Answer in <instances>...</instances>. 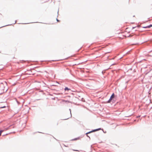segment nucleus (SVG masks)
<instances>
[{"instance_id": "f257e3e1", "label": "nucleus", "mask_w": 152, "mask_h": 152, "mask_svg": "<svg viewBox=\"0 0 152 152\" xmlns=\"http://www.w3.org/2000/svg\"><path fill=\"white\" fill-rule=\"evenodd\" d=\"M7 83L5 81L4 83H0V90L3 91V92H6L7 89L6 88L5 89V86H7Z\"/></svg>"}, {"instance_id": "f03ea898", "label": "nucleus", "mask_w": 152, "mask_h": 152, "mask_svg": "<svg viewBox=\"0 0 152 152\" xmlns=\"http://www.w3.org/2000/svg\"><path fill=\"white\" fill-rule=\"evenodd\" d=\"M64 89L65 91H67L69 93H71V92L73 91H72L71 90L70 88H68L67 87H65Z\"/></svg>"}, {"instance_id": "7ed1b4c3", "label": "nucleus", "mask_w": 152, "mask_h": 152, "mask_svg": "<svg viewBox=\"0 0 152 152\" xmlns=\"http://www.w3.org/2000/svg\"><path fill=\"white\" fill-rule=\"evenodd\" d=\"M114 98L113 97H112V96H110V99H109L106 102H105L104 103H111V100L113 99Z\"/></svg>"}, {"instance_id": "20e7f679", "label": "nucleus", "mask_w": 152, "mask_h": 152, "mask_svg": "<svg viewBox=\"0 0 152 152\" xmlns=\"http://www.w3.org/2000/svg\"><path fill=\"white\" fill-rule=\"evenodd\" d=\"M152 27V24H151L149 25H148L147 26H143L142 27V28H150L151 27Z\"/></svg>"}, {"instance_id": "39448f33", "label": "nucleus", "mask_w": 152, "mask_h": 152, "mask_svg": "<svg viewBox=\"0 0 152 152\" xmlns=\"http://www.w3.org/2000/svg\"><path fill=\"white\" fill-rule=\"evenodd\" d=\"M101 129H102L101 128H99L96 129H93V131L94 132L96 131H99V130H101ZM102 130H103V129H102Z\"/></svg>"}, {"instance_id": "423d86ee", "label": "nucleus", "mask_w": 152, "mask_h": 152, "mask_svg": "<svg viewBox=\"0 0 152 152\" xmlns=\"http://www.w3.org/2000/svg\"><path fill=\"white\" fill-rule=\"evenodd\" d=\"M50 87H51V88H52V89L54 90H56L54 88V87H53V86H57L55 85H51Z\"/></svg>"}, {"instance_id": "0eeeda50", "label": "nucleus", "mask_w": 152, "mask_h": 152, "mask_svg": "<svg viewBox=\"0 0 152 152\" xmlns=\"http://www.w3.org/2000/svg\"><path fill=\"white\" fill-rule=\"evenodd\" d=\"M13 126V124L11 125H10V126H8L7 127L5 128L4 130H8L10 129V127L11 126Z\"/></svg>"}, {"instance_id": "6e6552de", "label": "nucleus", "mask_w": 152, "mask_h": 152, "mask_svg": "<svg viewBox=\"0 0 152 152\" xmlns=\"http://www.w3.org/2000/svg\"><path fill=\"white\" fill-rule=\"evenodd\" d=\"M94 132L93 131V130L89 131V132H88L87 133H86V134H85L86 135H87V134H90L92 132Z\"/></svg>"}, {"instance_id": "1a4fd4ad", "label": "nucleus", "mask_w": 152, "mask_h": 152, "mask_svg": "<svg viewBox=\"0 0 152 152\" xmlns=\"http://www.w3.org/2000/svg\"><path fill=\"white\" fill-rule=\"evenodd\" d=\"M115 101L116 99H115V98H114L111 100V102H112V103H114L115 102Z\"/></svg>"}, {"instance_id": "9d476101", "label": "nucleus", "mask_w": 152, "mask_h": 152, "mask_svg": "<svg viewBox=\"0 0 152 152\" xmlns=\"http://www.w3.org/2000/svg\"><path fill=\"white\" fill-rule=\"evenodd\" d=\"M62 101L63 102H68V103H71V102H70L69 101H68V100H62Z\"/></svg>"}, {"instance_id": "9b49d317", "label": "nucleus", "mask_w": 152, "mask_h": 152, "mask_svg": "<svg viewBox=\"0 0 152 152\" xmlns=\"http://www.w3.org/2000/svg\"><path fill=\"white\" fill-rule=\"evenodd\" d=\"M79 138H80V137H78L73 139L71 140V141L76 140H77L79 139Z\"/></svg>"}, {"instance_id": "f8f14e48", "label": "nucleus", "mask_w": 152, "mask_h": 152, "mask_svg": "<svg viewBox=\"0 0 152 152\" xmlns=\"http://www.w3.org/2000/svg\"><path fill=\"white\" fill-rule=\"evenodd\" d=\"M148 7L150 9H152V4L149 5L148 6Z\"/></svg>"}, {"instance_id": "ddd939ff", "label": "nucleus", "mask_w": 152, "mask_h": 152, "mask_svg": "<svg viewBox=\"0 0 152 152\" xmlns=\"http://www.w3.org/2000/svg\"><path fill=\"white\" fill-rule=\"evenodd\" d=\"M112 96V97H113L114 98H115V95L114 93H113L112 94V95H111V96Z\"/></svg>"}, {"instance_id": "4468645a", "label": "nucleus", "mask_w": 152, "mask_h": 152, "mask_svg": "<svg viewBox=\"0 0 152 152\" xmlns=\"http://www.w3.org/2000/svg\"><path fill=\"white\" fill-rule=\"evenodd\" d=\"M4 131V130H0V136H1V133Z\"/></svg>"}, {"instance_id": "2eb2a0df", "label": "nucleus", "mask_w": 152, "mask_h": 152, "mask_svg": "<svg viewBox=\"0 0 152 152\" xmlns=\"http://www.w3.org/2000/svg\"><path fill=\"white\" fill-rule=\"evenodd\" d=\"M136 27H139V26H137L133 27L132 29H134L135 28H136Z\"/></svg>"}, {"instance_id": "dca6fc26", "label": "nucleus", "mask_w": 152, "mask_h": 152, "mask_svg": "<svg viewBox=\"0 0 152 152\" xmlns=\"http://www.w3.org/2000/svg\"><path fill=\"white\" fill-rule=\"evenodd\" d=\"M81 101H83V102H85V99H84L83 98H82V99H81Z\"/></svg>"}, {"instance_id": "f3484780", "label": "nucleus", "mask_w": 152, "mask_h": 152, "mask_svg": "<svg viewBox=\"0 0 152 152\" xmlns=\"http://www.w3.org/2000/svg\"><path fill=\"white\" fill-rule=\"evenodd\" d=\"M6 106H2V107H0V108H5L6 107Z\"/></svg>"}, {"instance_id": "a211bd4d", "label": "nucleus", "mask_w": 152, "mask_h": 152, "mask_svg": "<svg viewBox=\"0 0 152 152\" xmlns=\"http://www.w3.org/2000/svg\"><path fill=\"white\" fill-rule=\"evenodd\" d=\"M86 136L87 137H88L89 138V140H90L91 139L90 137L88 135V134L86 135Z\"/></svg>"}, {"instance_id": "6ab92c4d", "label": "nucleus", "mask_w": 152, "mask_h": 152, "mask_svg": "<svg viewBox=\"0 0 152 152\" xmlns=\"http://www.w3.org/2000/svg\"><path fill=\"white\" fill-rule=\"evenodd\" d=\"M69 110L70 111V115H71V117H72V114H71V109H69Z\"/></svg>"}, {"instance_id": "aec40b11", "label": "nucleus", "mask_w": 152, "mask_h": 152, "mask_svg": "<svg viewBox=\"0 0 152 152\" xmlns=\"http://www.w3.org/2000/svg\"><path fill=\"white\" fill-rule=\"evenodd\" d=\"M12 24H9V25H5V26H2V27H4V26H8L11 25Z\"/></svg>"}, {"instance_id": "412c9836", "label": "nucleus", "mask_w": 152, "mask_h": 152, "mask_svg": "<svg viewBox=\"0 0 152 152\" xmlns=\"http://www.w3.org/2000/svg\"><path fill=\"white\" fill-rule=\"evenodd\" d=\"M56 20H57V22H59V21H60V20H58V19H57V18H56Z\"/></svg>"}, {"instance_id": "4be33fe9", "label": "nucleus", "mask_w": 152, "mask_h": 152, "mask_svg": "<svg viewBox=\"0 0 152 152\" xmlns=\"http://www.w3.org/2000/svg\"><path fill=\"white\" fill-rule=\"evenodd\" d=\"M132 70V68H130V69H128V71H129V70Z\"/></svg>"}, {"instance_id": "5701e85b", "label": "nucleus", "mask_w": 152, "mask_h": 152, "mask_svg": "<svg viewBox=\"0 0 152 152\" xmlns=\"http://www.w3.org/2000/svg\"><path fill=\"white\" fill-rule=\"evenodd\" d=\"M140 115H138V116H137L136 117V118H139L140 117Z\"/></svg>"}, {"instance_id": "b1692460", "label": "nucleus", "mask_w": 152, "mask_h": 152, "mask_svg": "<svg viewBox=\"0 0 152 152\" xmlns=\"http://www.w3.org/2000/svg\"><path fill=\"white\" fill-rule=\"evenodd\" d=\"M73 150L74 151H78V150Z\"/></svg>"}, {"instance_id": "393cba45", "label": "nucleus", "mask_w": 152, "mask_h": 152, "mask_svg": "<svg viewBox=\"0 0 152 152\" xmlns=\"http://www.w3.org/2000/svg\"><path fill=\"white\" fill-rule=\"evenodd\" d=\"M35 22H34V23ZM25 23L24 24H28L30 23Z\"/></svg>"}, {"instance_id": "a878e982", "label": "nucleus", "mask_w": 152, "mask_h": 152, "mask_svg": "<svg viewBox=\"0 0 152 152\" xmlns=\"http://www.w3.org/2000/svg\"><path fill=\"white\" fill-rule=\"evenodd\" d=\"M16 22H17V21L16 20H15V22L14 23H13V24H15L16 23Z\"/></svg>"}, {"instance_id": "bb28decb", "label": "nucleus", "mask_w": 152, "mask_h": 152, "mask_svg": "<svg viewBox=\"0 0 152 152\" xmlns=\"http://www.w3.org/2000/svg\"><path fill=\"white\" fill-rule=\"evenodd\" d=\"M57 13H58V15H57V17H58V11Z\"/></svg>"}, {"instance_id": "cd10ccee", "label": "nucleus", "mask_w": 152, "mask_h": 152, "mask_svg": "<svg viewBox=\"0 0 152 152\" xmlns=\"http://www.w3.org/2000/svg\"><path fill=\"white\" fill-rule=\"evenodd\" d=\"M39 91L41 92H43V91L42 90L40 91Z\"/></svg>"}, {"instance_id": "c85d7f7f", "label": "nucleus", "mask_w": 152, "mask_h": 152, "mask_svg": "<svg viewBox=\"0 0 152 152\" xmlns=\"http://www.w3.org/2000/svg\"><path fill=\"white\" fill-rule=\"evenodd\" d=\"M68 118H67L64 119L63 120H67V119H68Z\"/></svg>"}, {"instance_id": "c756f323", "label": "nucleus", "mask_w": 152, "mask_h": 152, "mask_svg": "<svg viewBox=\"0 0 152 152\" xmlns=\"http://www.w3.org/2000/svg\"><path fill=\"white\" fill-rule=\"evenodd\" d=\"M52 99H53V100H55V98H52Z\"/></svg>"}, {"instance_id": "7c9ffc66", "label": "nucleus", "mask_w": 152, "mask_h": 152, "mask_svg": "<svg viewBox=\"0 0 152 152\" xmlns=\"http://www.w3.org/2000/svg\"><path fill=\"white\" fill-rule=\"evenodd\" d=\"M8 134H5V135H7ZM4 135H3V136H4Z\"/></svg>"}, {"instance_id": "2f4dec72", "label": "nucleus", "mask_w": 152, "mask_h": 152, "mask_svg": "<svg viewBox=\"0 0 152 152\" xmlns=\"http://www.w3.org/2000/svg\"><path fill=\"white\" fill-rule=\"evenodd\" d=\"M115 64H112L111 65H114Z\"/></svg>"}, {"instance_id": "473e14b6", "label": "nucleus", "mask_w": 152, "mask_h": 152, "mask_svg": "<svg viewBox=\"0 0 152 152\" xmlns=\"http://www.w3.org/2000/svg\"><path fill=\"white\" fill-rule=\"evenodd\" d=\"M128 81H127V82H126V83H128Z\"/></svg>"}, {"instance_id": "72a5a7b5", "label": "nucleus", "mask_w": 152, "mask_h": 152, "mask_svg": "<svg viewBox=\"0 0 152 152\" xmlns=\"http://www.w3.org/2000/svg\"><path fill=\"white\" fill-rule=\"evenodd\" d=\"M103 71H102V74H103Z\"/></svg>"}, {"instance_id": "f704fd0d", "label": "nucleus", "mask_w": 152, "mask_h": 152, "mask_svg": "<svg viewBox=\"0 0 152 152\" xmlns=\"http://www.w3.org/2000/svg\"><path fill=\"white\" fill-rule=\"evenodd\" d=\"M68 96L69 97H70V96Z\"/></svg>"}, {"instance_id": "c9c22d12", "label": "nucleus", "mask_w": 152, "mask_h": 152, "mask_svg": "<svg viewBox=\"0 0 152 152\" xmlns=\"http://www.w3.org/2000/svg\"><path fill=\"white\" fill-rule=\"evenodd\" d=\"M130 36V35H129V36H128V37H129Z\"/></svg>"}, {"instance_id": "e433bc0d", "label": "nucleus", "mask_w": 152, "mask_h": 152, "mask_svg": "<svg viewBox=\"0 0 152 152\" xmlns=\"http://www.w3.org/2000/svg\"><path fill=\"white\" fill-rule=\"evenodd\" d=\"M22 61H24V60H22Z\"/></svg>"}, {"instance_id": "4c0bfd02", "label": "nucleus", "mask_w": 152, "mask_h": 152, "mask_svg": "<svg viewBox=\"0 0 152 152\" xmlns=\"http://www.w3.org/2000/svg\"><path fill=\"white\" fill-rule=\"evenodd\" d=\"M135 17V15L133 16V17Z\"/></svg>"}, {"instance_id": "58836bf2", "label": "nucleus", "mask_w": 152, "mask_h": 152, "mask_svg": "<svg viewBox=\"0 0 152 152\" xmlns=\"http://www.w3.org/2000/svg\"><path fill=\"white\" fill-rule=\"evenodd\" d=\"M72 94H73V93H72Z\"/></svg>"}, {"instance_id": "ea45409f", "label": "nucleus", "mask_w": 152, "mask_h": 152, "mask_svg": "<svg viewBox=\"0 0 152 152\" xmlns=\"http://www.w3.org/2000/svg\"><path fill=\"white\" fill-rule=\"evenodd\" d=\"M129 116H127V117H129Z\"/></svg>"}, {"instance_id": "a19ab883", "label": "nucleus", "mask_w": 152, "mask_h": 152, "mask_svg": "<svg viewBox=\"0 0 152 152\" xmlns=\"http://www.w3.org/2000/svg\"><path fill=\"white\" fill-rule=\"evenodd\" d=\"M2 94V93H1V94Z\"/></svg>"}, {"instance_id": "79ce46f5", "label": "nucleus", "mask_w": 152, "mask_h": 152, "mask_svg": "<svg viewBox=\"0 0 152 152\" xmlns=\"http://www.w3.org/2000/svg\"><path fill=\"white\" fill-rule=\"evenodd\" d=\"M91 152H92L91 151Z\"/></svg>"}]
</instances>
